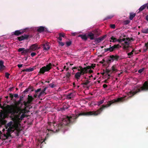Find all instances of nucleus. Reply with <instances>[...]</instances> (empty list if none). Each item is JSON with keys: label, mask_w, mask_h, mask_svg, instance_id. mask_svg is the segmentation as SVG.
<instances>
[{"label": "nucleus", "mask_w": 148, "mask_h": 148, "mask_svg": "<svg viewBox=\"0 0 148 148\" xmlns=\"http://www.w3.org/2000/svg\"><path fill=\"white\" fill-rule=\"evenodd\" d=\"M121 97L118 98L116 99H114L109 101L106 105H103L99 109L95 111H89L87 112H82L79 114L75 115H72V116H65L62 118V121L60 122L57 125L59 130L62 131L66 130L67 129V126H69L75 123L76 121V119L79 116H97L100 114L104 108H108L113 104L116 103L121 102H123L125 101V98Z\"/></svg>", "instance_id": "nucleus-1"}, {"label": "nucleus", "mask_w": 148, "mask_h": 148, "mask_svg": "<svg viewBox=\"0 0 148 148\" xmlns=\"http://www.w3.org/2000/svg\"><path fill=\"white\" fill-rule=\"evenodd\" d=\"M148 91V81H146L143 83V86L139 88H137L135 91H131L128 93L129 97H127V99L131 98L137 93L142 91Z\"/></svg>", "instance_id": "nucleus-2"}, {"label": "nucleus", "mask_w": 148, "mask_h": 148, "mask_svg": "<svg viewBox=\"0 0 148 148\" xmlns=\"http://www.w3.org/2000/svg\"><path fill=\"white\" fill-rule=\"evenodd\" d=\"M5 127L6 129H7V131L9 134L11 132H14L16 127L14 124H13V122L10 121L5 125Z\"/></svg>", "instance_id": "nucleus-3"}, {"label": "nucleus", "mask_w": 148, "mask_h": 148, "mask_svg": "<svg viewBox=\"0 0 148 148\" xmlns=\"http://www.w3.org/2000/svg\"><path fill=\"white\" fill-rule=\"evenodd\" d=\"M54 66L55 65L50 63L46 66H44L40 68V70L39 73L41 74H44L45 72L49 71L52 68V66Z\"/></svg>", "instance_id": "nucleus-4"}, {"label": "nucleus", "mask_w": 148, "mask_h": 148, "mask_svg": "<svg viewBox=\"0 0 148 148\" xmlns=\"http://www.w3.org/2000/svg\"><path fill=\"white\" fill-rule=\"evenodd\" d=\"M79 69L78 68L77 69V70L80 72H77L75 75V77L77 79H79V78L82 75H84V74L86 73V72L84 69V68H83L81 66H79Z\"/></svg>", "instance_id": "nucleus-5"}, {"label": "nucleus", "mask_w": 148, "mask_h": 148, "mask_svg": "<svg viewBox=\"0 0 148 148\" xmlns=\"http://www.w3.org/2000/svg\"><path fill=\"white\" fill-rule=\"evenodd\" d=\"M22 111V110L20 107H16L15 108L10 107L8 110L9 113L13 114H18L19 112L21 113Z\"/></svg>", "instance_id": "nucleus-6"}, {"label": "nucleus", "mask_w": 148, "mask_h": 148, "mask_svg": "<svg viewBox=\"0 0 148 148\" xmlns=\"http://www.w3.org/2000/svg\"><path fill=\"white\" fill-rule=\"evenodd\" d=\"M109 47L108 48L104 49L105 52L107 51H109V52H113L117 50L121 47V46H120V45L119 44L114 45L113 46L110 45Z\"/></svg>", "instance_id": "nucleus-7"}, {"label": "nucleus", "mask_w": 148, "mask_h": 148, "mask_svg": "<svg viewBox=\"0 0 148 148\" xmlns=\"http://www.w3.org/2000/svg\"><path fill=\"white\" fill-rule=\"evenodd\" d=\"M18 51L19 52H21V54L23 55H25L26 54L30 53L31 51L29 49H25V48H20L18 49Z\"/></svg>", "instance_id": "nucleus-8"}, {"label": "nucleus", "mask_w": 148, "mask_h": 148, "mask_svg": "<svg viewBox=\"0 0 148 148\" xmlns=\"http://www.w3.org/2000/svg\"><path fill=\"white\" fill-rule=\"evenodd\" d=\"M130 43L129 41L126 40L124 41L122 43V45L123 46V49H127L129 47Z\"/></svg>", "instance_id": "nucleus-9"}, {"label": "nucleus", "mask_w": 148, "mask_h": 148, "mask_svg": "<svg viewBox=\"0 0 148 148\" xmlns=\"http://www.w3.org/2000/svg\"><path fill=\"white\" fill-rule=\"evenodd\" d=\"M29 35L28 34H24L21 36L17 37L18 40L19 41H21L25 40H27L29 37Z\"/></svg>", "instance_id": "nucleus-10"}, {"label": "nucleus", "mask_w": 148, "mask_h": 148, "mask_svg": "<svg viewBox=\"0 0 148 148\" xmlns=\"http://www.w3.org/2000/svg\"><path fill=\"white\" fill-rule=\"evenodd\" d=\"M112 58L113 59V61H118V60H121L123 59L122 56H119L116 55H111Z\"/></svg>", "instance_id": "nucleus-11"}, {"label": "nucleus", "mask_w": 148, "mask_h": 148, "mask_svg": "<svg viewBox=\"0 0 148 148\" xmlns=\"http://www.w3.org/2000/svg\"><path fill=\"white\" fill-rule=\"evenodd\" d=\"M43 46V49L46 51H47L50 48V44L49 42H47L42 45Z\"/></svg>", "instance_id": "nucleus-12"}, {"label": "nucleus", "mask_w": 148, "mask_h": 148, "mask_svg": "<svg viewBox=\"0 0 148 148\" xmlns=\"http://www.w3.org/2000/svg\"><path fill=\"white\" fill-rule=\"evenodd\" d=\"M39 48L38 47V45L37 44H35L32 45L30 47L29 49L30 50L32 51H35L38 50Z\"/></svg>", "instance_id": "nucleus-13"}, {"label": "nucleus", "mask_w": 148, "mask_h": 148, "mask_svg": "<svg viewBox=\"0 0 148 148\" xmlns=\"http://www.w3.org/2000/svg\"><path fill=\"white\" fill-rule=\"evenodd\" d=\"M95 64H92L90 66H88L86 67H84V69L85 70V71L87 72L88 70L91 69V68L94 69V68L95 67Z\"/></svg>", "instance_id": "nucleus-14"}, {"label": "nucleus", "mask_w": 148, "mask_h": 148, "mask_svg": "<svg viewBox=\"0 0 148 148\" xmlns=\"http://www.w3.org/2000/svg\"><path fill=\"white\" fill-rule=\"evenodd\" d=\"M4 62L2 60H0V72L3 71L5 69V66L3 65Z\"/></svg>", "instance_id": "nucleus-15"}, {"label": "nucleus", "mask_w": 148, "mask_h": 148, "mask_svg": "<svg viewBox=\"0 0 148 148\" xmlns=\"http://www.w3.org/2000/svg\"><path fill=\"white\" fill-rule=\"evenodd\" d=\"M25 31V29L22 31H21V30H16L14 32V34L16 36H18L20 35L23 34Z\"/></svg>", "instance_id": "nucleus-16"}, {"label": "nucleus", "mask_w": 148, "mask_h": 148, "mask_svg": "<svg viewBox=\"0 0 148 148\" xmlns=\"http://www.w3.org/2000/svg\"><path fill=\"white\" fill-rule=\"evenodd\" d=\"M46 29H45V27H44L41 26L38 27L37 31L40 33L43 32L44 31H46Z\"/></svg>", "instance_id": "nucleus-17"}, {"label": "nucleus", "mask_w": 148, "mask_h": 148, "mask_svg": "<svg viewBox=\"0 0 148 148\" xmlns=\"http://www.w3.org/2000/svg\"><path fill=\"white\" fill-rule=\"evenodd\" d=\"M35 69V67H29V68H27L26 69H24L22 70V71L23 72H30L31 71H33L34 69Z\"/></svg>", "instance_id": "nucleus-18"}, {"label": "nucleus", "mask_w": 148, "mask_h": 148, "mask_svg": "<svg viewBox=\"0 0 148 148\" xmlns=\"http://www.w3.org/2000/svg\"><path fill=\"white\" fill-rule=\"evenodd\" d=\"M75 95L74 93H70L68 94L67 96L66 97L68 99H70L71 98L74 97Z\"/></svg>", "instance_id": "nucleus-19"}, {"label": "nucleus", "mask_w": 148, "mask_h": 148, "mask_svg": "<svg viewBox=\"0 0 148 148\" xmlns=\"http://www.w3.org/2000/svg\"><path fill=\"white\" fill-rule=\"evenodd\" d=\"M47 89V87H45L42 90H41V92L38 95V97L40 98V97L42 95H43L44 93H45L46 94L45 91Z\"/></svg>", "instance_id": "nucleus-20"}, {"label": "nucleus", "mask_w": 148, "mask_h": 148, "mask_svg": "<svg viewBox=\"0 0 148 148\" xmlns=\"http://www.w3.org/2000/svg\"><path fill=\"white\" fill-rule=\"evenodd\" d=\"M88 36L89 37L90 39L91 40H93L95 39L94 34L90 32L89 33L88 35Z\"/></svg>", "instance_id": "nucleus-21"}, {"label": "nucleus", "mask_w": 148, "mask_h": 148, "mask_svg": "<svg viewBox=\"0 0 148 148\" xmlns=\"http://www.w3.org/2000/svg\"><path fill=\"white\" fill-rule=\"evenodd\" d=\"M136 14L133 12H131L130 14L129 18L130 20H132L133 18L135 16Z\"/></svg>", "instance_id": "nucleus-22"}, {"label": "nucleus", "mask_w": 148, "mask_h": 148, "mask_svg": "<svg viewBox=\"0 0 148 148\" xmlns=\"http://www.w3.org/2000/svg\"><path fill=\"white\" fill-rule=\"evenodd\" d=\"M78 37H80L82 39L84 40H86L87 39V37L85 35H79L78 36Z\"/></svg>", "instance_id": "nucleus-23"}, {"label": "nucleus", "mask_w": 148, "mask_h": 148, "mask_svg": "<svg viewBox=\"0 0 148 148\" xmlns=\"http://www.w3.org/2000/svg\"><path fill=\"white\" fill-rule=\"evenodd\" d=\"M94 40L95 42H97V43H99L103 40V39L101 38V37H100L97 38H95Z\"/></svg>", "instance_id": "nucleus-24"}, {"label": "nucleus", "mask_w": 148, "mask_h": 148, "mask_svg": "<svg viewBox=\"0 0 148 148\" xmlns=\"http://www.w3.org/2000/svg\"><path fill=\"white\" fill-rule=\"evenodd\" d=\"M71 76V73L68 71L66 75V79L67 80H69V78ZM64 78H65V77H64Z\"/></svg>", "instance_id": "nucleus-25"}, {"label": "nucleus", "mask_w": 148, "mask_h": 148, "mask_svg": "<svg viewBox=\"0 0 148 148\" xmlns=\"http://www.w3.org/2000/svg\"><path fill=\"white\" fill-rule=\"evenodd\" d=\"M111 55L110 56L109 58L107 60L106 62L108 64L110 63L111 62H113V58H112Z\"/></svg>", "instance_id": "nucleus-26"}, {"label": "nucleus", "mask_w": 148, "mask_h": 148, "mask_svg": "<svg viewBox=\"0 0 148 148\" xmlns=\"http://www.w3.org/2000/svg\"><path fill=\"white\" fill-rule=\"evenodd\" d=\"M7 122V121L3 120V119H0V124L2 125H5L6 124Z\"/></svg>", "instance_id": "nucleus-27"}, {"label": "nucleus", "mask_w": 148, "mask_h": 148, "mask_svg": "<svg viewBox=\"0 0 148 148\" xmlns=\"http://www.w3.org/2000/svg\"><path fill=\"white\" fill-rule=\"evenodd\" d=\"M146 8L145 6V4L141 6L140 8L139 9V12H140L141 11L143 10L144 9H145Z\"/></svg>", "instance_id": "nucleus-28"}, {"label": "nucleus", "mask_w": 148, "mask_h": 148, "mask_svg": "<svg viewBox=\"0 0 148 148\" xmlns=\"http://www.w3.org/2000/svg\"><path fill=\"white\" fill-rule=\"evenodd\" d=\"M33 99V98L31 96H30L29 95L28 96L27 101L30 103L32 102Z\"/></svg>", "instance_id": "nucleus-29"}, {"label": "nucleus", "mask_w": 148, "mask_h": 148, "mask_svg": "<svg viewBox=\"0 0 148 148\" xmlns=\"http://www.w3.org/2000/svg\"><path fill=\"white\" fill-rule=\"evenodd\" d=\"M23 103L25 107V108H26L29 107V104L30 103L28 101L27 102L25 101H23Z\"/></svg>", "instance_id": "nucleus-30"}, {"label": "nucleus", "mask_w": 148, "mask_h": 148, "mask_svg": "<svg viewBox=\"0 0 148 148\" xmlns=\"http://www.w3.org/2000/svg\"><path fill=\"white\" fill-rule=\"evenodd\" d=\"M114 16L113 15H109L106 17L104 19V20H107L108 19L112 18L114 17Z\"/></svg>", "instance_id": "nucleus-31"}, {"label": "nucleus", "mask_w": 148, "mask_h": 148, "mask_svg": "<svg viewBox=\"0 0 148 148\" xmlns=\"http://www.w3.org/2000/svg\"><path fill=\"white\" fill-rule=\"evenodd\" d=\"M141 32L143 34H148V28L143 29L141 31Z\"/></svg>", "instance_id": "nucleus-32"}, {"label": "nucleus", "mask_w": 148, "mask_h": 148, "mask_svg": "<svg viewBox=\"0 0 148 148\" xmlns=\"http://www.w3.org/2000/svg\"><path fill=\"white\" fill-rule=\"evenodd\" d=\"M125 38H123L121 39H117V41L118 42L120 43H121L122 44V43H123L122 42H123L124 41H125Z\"/></svg>", "instance_id": "nucleus-33"}, {"label": "nucleus", "mask_w": 148, "mask_h": 148, "mask_svg": "<svg viewBox=\"0 0 148 148\" xmlns=\"http://www.w3.org/2000/svg\"><path fill=\"white\" fill-rule=\"evenodd\" d=\"M110 39L112 40V42H114L117 41V39L116 38L114 37L113 36H112L110 38Z\"/></svg>", "instance_id": "nucleus-34"}, {"label": "nucleus", "mask_w": 148, "mask_h": 148, "mask_svg": "<svg viewBox=\"0 0 148 148\" xmlns=\"http://www.w3.org/2000/svg\"><path fill=\"white\" fill-rule=\"evenodd\" d=\"M104 99H102L100 101H99L97 103V105L98 106H99L101 104L103 103L104 102Z\"/></svg>", "instance_id": "nucleus-35"}, {"label": "nucleus", "mask_w": 148, "mask_h": 148, "mask_svg": "<svg viewBox=\"0 0 148 148\" xmlns=\"http://www.w3.org/2000/svg\"><path fill=\"white\" fill-rule=\"evenodd\" d=\"M130 21L129 20H126L124 21L123 23L124 25H127L129 24L130 23Z\"/></svg>", "instance_id": "nucleus-36"}, {"label": "nucleus", "mask_w": 148, "mask_h": 148, "mask_svg": "<svg viewBox=\"0 0 148 148\" xmlns=\"http://www.w3.org/2000/svg\"><path fill=\"white\" fill-rule=\"evenodd\" d=\"M59 36L61 37H63V38H65L66 37L65 34L64 33H59Z\"/></svg>", "instance_id": "nucleus-37"}, {"label": "nucleus", "mask_w": 148, "mask_h": 148, "mask_svg": "<svg viewBox=\"0 0 148 148\" xmlns=\"http://www.w3.org/2000/svg\"><path fill=\"white\" fill-rule=\"evenodd\" d=\"M134 51V50L133 49L131 52L127 53V55L128 56H132L133 54V52Z\"/></svg>", "instance_id": "nucleus-38"}, {"label": "nucleus", "mask_w": 148, "mask_h": 148, "mask_svg": "<svg viewBox=\"0 0 148 148\" xmlns=\"http://www.w3.org/2000/svg\"><path fill=\"white\" fill-rule=\"evenodd\" d=\"M49 86L51 88H53L55 86V85L53 82L52 83L49 84Z\"/></svg>", "instance_id": "nucleus-39"}, {"label": "nucleus", "mask_w": 148, "mask_h": 148, "mask_svg": "<svg viewBox=\"0 0 148 148\" xmlns=\"http://www.w3.org/2000/svg\"><path fill=\"white\" fill-rule=\"evenodd\" d=\"M147 50H148V47L144 46L143 48V53H145Z\"/></svg>", "instance_id": "nucleus-40"}, {"label": "nucleus", "mask_w": 148, "mask_h": 148, "mask_svg": "<svg viewBox=\"0 0 148 148\" xmlns=\"http://www.w3.org/2000/svg\"><path fill=\"white\" fill-rule=\"evenodd\" d=\"M125 39H126V40L127 41H129L130 40L134 41V39L132 38H127Z\"/></svg>", "instance_id": "nucleus-41"}, {"label": "nucleus", "mask_w": 148, "mask_h": 148, "mask_svg": "<svg viewBox=\"0 0 148 148\" xmlns=\"http://www.w3.org/2000/svg\"><path fill=\"white\" fill-rule=\"evenodd\" d=\"M21 101L20 100H18L16 103L15 105L17 106H19L20 104L21 103Z\"/></svg>", "instance_id": "nucleus-42"}, {"label": "nucleus", "mask_w": 148, "mask_h": 148, "mask_svg": "<svg viewBox=\"0 0 148 148\" xmlns=\"http://www.w3.org/2000/svg\"><path fill=\"white\" fill-rule=\"evenodd\" d=\"M41 91V88H38L35 91V93L38 94V92Z\"/></svg>", "instance_id": "nucleus-43"}, {"label": "nucleus", "mask_w": 148, "mask_h": 148, "mask_svg": "<svg viewBox=\"0 0 148 148\" xmlns=\"http://www.w3.org/2000/svg\"><path fill=\"white\" fill-rule=\"evenodd\" d=\"M90 82V81H89L88 80H87L86 81L83 83V84L86 85H88Z\"/></svg>", "instance_id": "nucleus-44"}, {"label": "nucleus", "mask_w": 148, "mask_h": 148, "mask_svg": "<svg viewBox=\"0 0 148 148\" xmlns=\"http://www.w3.org/2000/svg\"><path fill=\"white\" fill-rule=\"evenodd\" d=\"M71 41H68L66 42V44L67 46H70L71 44Z\"/></svg>", "instance_id": "nucleus-45"}, {"label": "nucleus", "mask_w": 148, "mask_h": 148, "mask_svg": "<svg viewBox=\"0 0 148 148\" xmlns=\"http://www.w3.org/2000/svg\"><path fill=\"white\" fill-rule=\"evenodd\" d=\"M144 68H143L142 69H140L138 71V72L139 73H141L144 71Z\"/></svg>", "instance_id": "nucleus-46"}, {"label": "nucleus", "mask_w": 148, "mask_h": 148, "mask_svg": "<svg viewBox=\"0 0 148 148\" xmlns=\"http://www.w3.org/2000/svg\"><path fill=\"white\" fill-rule=\"evenodd\" d=\"M111 68L112 71H117V70L115 68V67L114 66H113Z\"/></svg>", "instance_id": "nucleus-47"}, {"label": "nucleus", "mask_w": 148, "mask_h": 148, "mask_svg": "<svg viewBox=\"0 0 148 148\" xmlns=\"http://www.w3.org/2000/svg\"><path fill=\"white\" fill-rule=\"evenodd\" d=\"M93 72V71L91 69H89L87 70V71L86 72V73H89L90 74H91Z\"/></svg>", "instance_id": "nucleus-48"}, {"label": "nucleus", "mask_w": 148, "mask_h": 148, "mask_svg": "<svg viewBox=\"0 0 148 148\" xmlns=\"http://www.w3.org/2000/svg\"><path fill=\"white\" fill-rule=\"evenodd\" d=\"M58 42L59 45L61 46H63L64 45V43L62 42L58 41Z\"/></svg>", "instance_id": "nucleus-49"}, {"label": "nucleus", "mask_w": 148, "mask_h": 148, "mask_svg": "<svg viewBox=\"0 0 148 148\" xmlns=\"http://www.w3.org/2000/svg\"><path fill=\"white\" fill-rule=\"evenodd\" d=\"M25 116V114H23L20 116V119L22 120Z\"/></svg>", "instance_id": "nucleus-50"}, {"label": "nucleus", "mask_w": 148, "mask_h": 148, "mask_svg": "<svg viewBox=\"0 0 148 148\" xmlns=\"http://www.w3.org/2000/svg\"><path fill=\"white\" fill-rule=\"evenodd\" d=\"M10 74L8 73H5V77L7 78H9V76Z\"/></svg>", "instance_id": "nucleus-51"}, {"label": "nucleus", "mask_w": 148, "mask_h": 148, "mask_svg": "<svg viewBox=\"0 0 148 148\" xmlns=\"http://www.w3.org/2000/svg\"><path fill=\"white\" fill-rule=\"evenodd\" d=\"M7 135H6L5 134H3V135H4V136L6 138H7L8 137H9V135H10V134H9L8 133H7Z\"/></svg>", "instance_id": "nucleus-52"}, {"label": "nucleus", "mask_w": 148, "mask_h": 148, "mask_svg": "<svg viewBox=\"0 0 148 148\" xmlns=\"http://www.w3.org/2000/svg\"><path fill=\"white\" fill-rule=\"evenodd\" d=\"M110 27L112 29H114L115 27V25L114 24H111L110 25Z\"/></svg>", "instance_id": "nucleus-53"}, {"label": "nucleus", "mask_w": 148, "mask_h": 148, "mask_svg": "<svg viewBox=\"0 0 148 148\" xmlns=\"http://www.w3.org/2000/svg\"><path fill=\"white\" fill-rule=\"evenodd\" d=\"M36 55V53L34 52H32L31 54V56L32 57H34Z\"/></svg>", "instance_id": "nucleus-54"}, {"label": "nucleus", "mask_w": 148, "mask_h": 148, "mask_svg": "<svg viewBox=\"0 0 148 148\" xmlns=\"http://www.w3.org/2000/svg\"><path fill=\"white\" fill-rule=\"evenodd\" d=\"M9 96L11 98V99H12L14 97V95L11 93H9Z\"/></svg>", "instance_id": "nucleus-55"}, {"label": "nucleus", "mask_w": 148, "mask_h": 148, "mask_svg": "<svg viewBox=\"0 0 148 148\" xmlns=\"http://www.w3.org/2000/svg\"><path fill=\"white\" fill-rule=\"evenodd\" d=\"M111 71L110 70L108 69H106V72L107 73H110Z\"/></svg>", "instance_id": "nucleus-56"}, {"label": "nucleus", "mask_w": 148, "mask_h": 148, "mask_svg": "<svg viewBox=\"0 0 148 148\" xmlns=\"http://www.w3.org/2000/svg\"><path fill=\"white\" fill-rule=\"evenodd\" d=\"M3 116V113L0 112V118L1 119H2V117Z\"/></svg>", "instance_id": "nucleus-57"}, {"label": "nucleus", "mask_w": 148, "mask_h": 148, "mask_svg": "<svg viewBox=\"0 0 148 148\" xmlns=\"http://www.w3.org/2000/svg\"><path fill=\"white\" fill-rule=\"evenodd\" d=\"M23 96H20V99H19V100H20L21 101H22L23 100Z\"/></svg>", "instance_id": "nucleus-58"}, {"label": "nucleus", "mask_w": 148, "mask_h": 148, "mask_svg": "<svg viewBox=\"0 0 148 148\" xmlns=\"http://www.w3.org/2000/svg\"><path fill=\"white\" fill-rule=\"evenodd\" d=\"M14 97L15 98H18V94H15L14 95Z\"/></svg>", "instance_id": "nucleus-59"}, {"label": "nucleus", "mask_w": 148, "mask_h": 148, "mask_svg": "<svg viewBox=\"0 0 148 148\" xmlns=\"http://www.w3.org/2000/svg\"><path fill=\"white\" fill-rule=\"evenodd\" d=\"M28 91L29 89H26L23 91V92H24V93H26Z\"/></svg>", "instance_id": "nucleus-60"}, {"label": "nucleus", "mask_w": 148, "mask_h": 148, "mask_svg": "<svg viewBox=\"0 0 148 148\" xmlns=\"http://www.w3.org/2000/svg\"><path fill=\"white\" fill-rule=\"evenodd\" d=\"M23 66L22 64H18L17 65V66L18 68H21Z\"/></svg>", "instance_id": "nucleus-61"}, {"label": "nucleus", "mask_w": 148, "mask_h": 148, "mask_svg": "<svg viewBox=\"0 0 148 148\" xmlns=\"http://www.w3.org/2000/svg\"><path fill=\"white\" fill-rule=\"evenodd\" d=\"M77 34L76 32L72 33H71L72 36H75Z\"/></svg>", "instance_id": "nucleus-62"}, {"label": "nucleus", "mask_w": 148, "mask_h": 148, "mask_svg": "<svg viewBox=\"0 0 148 148\" xmlns=\"http://www.w3.org/2000/svg\"><path fill=\"white\" fill-rule=\"evenodd\" d=\"M145 19L148 22V15L146 16L145 17Z\"/></svg>", "instance_id": "nucleus-63"}, {"label": "nucleus", "mask_w": 148, "mask_h": 148, "mask_svg": "<svg viewBox=\"0 0 148 148\" xmlns=\"http://www.w3.org/2000/svg\"><path fill=\"white\" fill-rule=\"evenodd\" d=\"M145 6L146 8H147V9H148V3H147L145 4Z\"/></svg>", "instance_id": "nucleus-64"}]
</instances>
